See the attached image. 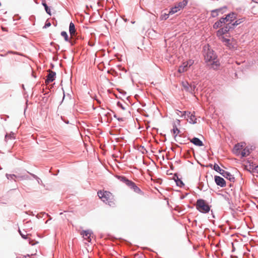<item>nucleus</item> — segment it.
I'll list each match as a JSON object with an SVG mask.
<instances>
[{
	"label": "nucleus",
	"instance_id": "5",
	"mask_svg": "<svg viewBox=\"0 0 258 258\" xmlns=\"http://www.w3.org/2000/svg\"><path fill=\"white\" fill-rule=\"evenodd\" d=\"M81 235L88 242H91L92 238H93V234L90 230H83L81 232Z\"/></svg>",
	"mask_w": 258,
	"mask_h": 258
},
{
	"label": "nucleus",
	"instance_id": "38",
	"mask_svg": "<svg viewBox=\"0 0 258 258\" xmlns=\"http://www.w3.org/2000/svg\"><path fill=\"white\" fill-rule=\"evenodd\" d=\"M2 29H3L4 31H5V30H5V29L4 28H3V27H2Z\"/></svg>",
	"mask_w": 258,
	"mask_h": 258
},
{
	"label": "nucleus",
	"instance_id": "20",
	"mask_svg": "<svg viewBox=\"0 0 258 258\" xmlns=\"http://www.w3.org/2000/svg\"><path fill=\"white\" fill-rule=\"evenodd\" d=\"M222 11L221 9H216L211 11V16L216 17L218 15V13Z\"/></svg>",
	"mask_w": 258,
	"mask_h": 258
},
{
	"label": "nucleus",
	"instance_id": "13",
	"mask_svg": "<svg viewBox=\"0 0 258 258\" xmlns=\"http://www.w3.org/2000/svg\"><path fill=\"white\" fill-rule=\"evenodd\" d=\"M61 35L64 38L65 41L69 42L72 45L75 44V41L73 40V39H71V37L70 38H69L68 35L66 31H62Z\"/></svg>",
	"mask_w": 258,
	"mask_h": 258
},
{
	"label": "nucleus",
	"instance_id": "37",
	"mask_svg": "<svg viewBox=\"0 0 258 258\" xmlns=\"http://www.w3.org/2000/svg\"><path fill=\"white\" fill-rule=\"evenodd\" d=\"M50 25H51V24L50 22L46 23V24H45L44 27L47 28V27H49Z\"/></svg>",
	"mask_w": 258,
	"mask_h": 258
},
{
	"label": "nucleus",
	"instance_id": "9",
	"mask_svg": "<svg viewBox=\"0 0 258 258\" xmlns=\"http://www.w3.org/2000/svg\"><path fill=\"white\" fill-rule=\"evenodd\" d=\"M48 72V74L46 76V79L45 80V83L46 84H48L49 83L53 81L55 78L56 76L55 73L50 70H49Z\"/></svg>",
	"mask_w": 258,
	"mask_h": 258
},
{
	"label": "nucleus",
	"instance_id": "22",
	"mask_svg": "<svg viewBox=\"0 0 258 258\" xmlns=\"http://www.w3.org/2000/svg\"><path fill=\"white\" fill-rule=\"evenodd\" d=\"M179 11V9H178L176 5L174 7H173L169 12V14L173 15L177 12Z\"/></svg>",
	"mask_w": 258,
	"mask_h": 258
},
{
	"label": "nucleus",
	"instance_id": "17",
	"mask_svg": "<svg viewBox=\"0 0 258 258\" xmlns=\"http://www.w3.org/2000/svg\"><path fill=\"white\" fill-rule=\"evenodd\" d=\"M187 4V1L186 0H183L182 2L178 3L175 5L177 7L179 11L183 9Z\"/></svg>",
	"mask_w": 258,
	"mask_h": 258
},
{
	"label": "nucleus",
	"instance_id": "19",
	"mask_svg": "<svg viewBox=\"0 0 258 258\" xmlns=\"http://www.w3.org/2000/svg\"><path fill=\"white\" fill-rule=\"evenodd\" d=\"M174 138L175 139L177 135L179 133L180 131L178 129V128L176 126V125L173 126V128L171 131Z\"/></svg>",
	"mask_w": 258,
	"mask_h": 258
},
{
	"label": "nucleus",
	"instance_id": "30",
	"mask_svg": "<svg viewBox=\"0 0 258 258\" xmlns=\"http://www.w3.org/2000/svg\"><path fill=\"white\" fill-rule=\"evenodd\" d=\"M186 63V65L187 66L188 68H189L191 66H192L194 63V61L192 59H189L187 61L184 62Z\"/></svg>",
	"mask_w": 258,
	"mask_h": 258
},
{
	"label": "nucleus",
	"instance_id": "21",
	"mask_svg": "<svg viewBox=\"0 0 258 258\" xmlns=\"http://www.w3.org/2000/svg\"><path fill=\"white\" fill-rule=\"evenodd\" d=\"M244 21H245L244 18L239 19L237 20L236 21H235V22L234 23H233L232 24V25H233L234 26H237V25L243 23Z\"/></svg>",
	"mask_w": 258,
	"mask_h": 258
},
{
	"label": "nucleus",
	"instance_id": "25",
	"mask_svg": "<svg viewBox=\"0 0 258 258\" xmlns=\"http://www.w3.org/2000/svg\"><path fill=\"white\" fill-rule=\"evenodd\" d=\"M131 188L133 189L134 190V191H135L137 193L142 192L141 189L136 185L135 183L134 185V186H132Z\"/></svg>",
	"mask_w": 258,
	"mask_h": 258
},
{
	"label": "nucleus",
	"instance_id": "27",
	"mask_svg": "<svg viewBox=\"0 0 258 258\" xmlns=\"http://www.w3.org/2000/svg\"><path fill=\"white\" fill-rule=\"evenodd\" d=\"M42 5L44 7L45 10L46 12H47V13L50 15V10L49 9V8L48 7L46 4L45 3L43 2Z\"/></svg>",
	"mask_w": 258,
	"mask_h": 258
},
{
	"label": "nucleus",
	"instance_id": "10",
	"mask_svg": "<svg viewBox=\"0 0 258 258\" xmlns=\"http://www.w3.org/2000/svg\"><path fill=\"white\" fill-rule=\"evenodd\" d=\"M215 181L218 185L221 187H225L226 186V182L225 180L220 176H215Z\"/></svg>",
	"mask_w": 258,
	"mask_h": 258
},
{
	"label": "nucleus",
	"instance_id": "35",
	"mask_svg": "<svg viewBox=\"0 0 258 258\" xmlns=\"http://www.w3.org/2000/svg\"><path fill=\"white\" fill-rule=\"evenodd\" d=\"M19 231L20 235L23 238L26 239L27 238V235H25V234H23L20 230H19Z\"/></svg>",
	"mask_w": 258,
	"mask_h": 258
},
{
	"label": "nucleus",
	"instance_id": "26",
	"mask_svg": "<svg viewBox=\"0 0 258 258\" xmlns=\"http://www.w3.org/2000/svg\"><path fill=\"white\" fill-rule=\"evenodd\" d=\"M15 139V137L14 135H7L5 136L6 141L7 142L9 140H14Z\"/></svg>",
	"mask_w": 258,
	"mask_h": 258
},
{
	"label": "nucleus",
	"instance_id": "29",
	"mask_svg": "<svg viewBox=\"0 0 258 258\" xmlns=\"http://www.w3.org/2000/svg\"><path fill=\"white\" fill-rule=\"evenodd\" d=\"M125 184L131 188L132 186H134L135 183L128 179L127 181H126Z\"/></svg>",
	"mask_w": 258,
	"mask_h": 258
},
{
	"label": "nucleus",
	"instance_id": "32",
	"mask_svg": "<svg viewBox=\"0 0 258 258\" xmlns=\"http://www.w3.org/2000/svg\"><path fill=\"white\" fill-rule=\"evenodd\" d=\"M175 181H176V184L179 186L181 187L184 185L183 182L180 179H178L177 180H175Z\"/></svg>",
	"mask_w": 258,
	"mask_h": 258
},
{
	"label": "nucleus",
	"instance_id": "31",
	"mask_svg": "<svg viewBox=\"0 0 258 258\" xmlns=\"http://www.w3.org/2000/svg\"><path fill=\"white\" fill-rule=\"evenodd\" d=\"M222 26V25L218 21L215 23L213 25V28L214 29H217Z\"/></svg>",
	"mask_w": 258,
	"mask_h": 258
},
{
	"label": "nucleus",
	"instance_id": "34",
	"mask_svg": "<svg viewBox=\"0 0 258 258\" xmlns=\"http://www.w3.org/2000/svg\"><path fill=\"white\" fill-rule=\"evenodd\" d=\"M220 22V23L222 25L223 23H225L226 22V18H222L220 19V20L218 21Z\"/></svg>",
	"mask_w": 258,
	"mask_h": 258
},
{
	"label": "nucleus",
	"instance_id": "12",
	"mask_svg": "<svg viewBox=\"0 0 258 258\" xmlns=\"http://www.w3.org/2000/svg\"><path fill=\"white\" fill-rule=\"evenodd\" d=\"M221 174L224 177L228 179L231 181H234L235 178L234 177L231 175L230 173L226 171L225 170H222V172H221Z\"/></svg>",
	"mask_w": 258,
	"mask_h": 258
},
{
	"label": "nucleus",
	"instance_id": "24",
	"mask_svg": "<svg viewBox=\"0 0 258 258\" xmlns=\"http://www.w3.org/2000/svg\"><path fill=\"white\" fill-rule=\"evenodd\" d=\"M213 168L215 171L219 172L220 174H221V172H222V170H223V169H221V168L217 164H215V165H214Z\"/></svg>",
	"mask_w": 258,
	"mask_h": 258
},
{
	"label": "nucleus",
	"instance_id": "7",
	"mask_svg": "<svg viewBox=\"0 0 258 258\" xmlns=\"http://www.w3.org/2000/svg\"><path fill=\"white\" fill-rule=\"evenodd\" d=\"M244 143H240L236 144L233 149V152L237 156H239L240 154L241 150L245 147Z\"/></svg>",
	"mask_w": 258,
	"mask_h": 258
},
{
	"label": "nucleus",
	"instance_id": "18",
	"mask_svg": "<svg viewBox=\"0 0 258 258\" xmlns=\"http://www.w3.org/2000/svg\"><path fill=\"white\" fill-rule=\"evenodd\" d=\"M249 153L250 152L249 150L244 147L242 149V151H241L240 155H241L242 157H244L248 156Z\"/></svg>",
	"mask_w": 258,
	"mask_h": 258
},
{
	"label": "nucleus",
	"instance_id": "23",
	"mask_svg": "<svg viewBox=\"0 0 258 258\" xmlns=\"http://www.w3.org/2000/svg\"><path fill=\"white\" fill-rule=\"evenodd\" d=\"M117 105L121 108V109L123 111L127 110L128 108L129 107L128 105H126L125 106H123L122 104H120L119 102H118L117 104Z\"/></svg>",
	"mask_w": 258,
	"mask_h": 258
},
{
	"label": "nucleus",
	"instance_id": "33",
	"mask_svg": "<svg viewBox=\"0 0 258 258\" xmlns=\"http://www.w3.org/2000/svg\"><path fill=\"white\" fill-rule=\"evenodd\" d=\"M118 179H119L120 181H121L123 182H124V183H126V181H127V180H128L127 179H126V178L125 177H124V176H119V177H118Z\"/></svg>",
	"mask_w": 258,
	"mask_h": 258
},
{
	"label": "nucleus",
	"instance_id": "6",
	"mask_svg": "<svg viewBox=\"0 0 258 258\" xmlns=\"http://www.w3.org/2000/svg\"><path fill=\"white\" fill-rule=\"evenodd\" d=\"M182 89L184 90L186 92L192 93L195 90L196 86L195 85L189 84L187 82H182Z\"/></svg>",
	"mask_w": 258,
	"mask_h": 258
},
{
	"label": "nucleus",
	"instance_id": "16",
	"mask_svg": "<svg viewBox=\"0 0 258 258\" xmlns=\"http://www.w3.org/2000/svg\"><path fill=\"white\" fill-rule=\"evenodd\" d=\"M188 68H189L187 67V65H186V63L184 62L182 63V65L179 66L178 70V72L179 73H182L183 72L187 71Z\"/></svg>",
	"mask_w": 258,
	"mask_h": 258
},
{
	"label": "nucleus",
	"instance_id": "36",
	"mask_svg": "<svg viewBox=\"0 0 258 258\" xmlns=\"http://www.w3.org/2000/svg\"><path fill=\"white\" fill-rule=\"evenodd\" d=\"M142 256L140 255L139 254H136L134 255V258H142Z\"/></svg>",
	"mask_w": 258,
	"mask_h": 258
},
{
	"label": "nucleus",
	"instance_id": "8",
	"mask_svg": "<svg viewBox=\"0 0 258 258\" xmlns=\"http://www.w3.org/2000/svg\"><path fill=\"white\" fill-rule=\"evenodd\" d=\"M184 116V117H186V116H187V120L189 121V122L191 123H195L197 122V118L194 114L192 113H191L189 112H184L183 114H182V116Z\"/></svg>",
	"mask_w": 258,
	"mask_h": 258
},
{
	"label": "nucleus",
	"instance_id": "11",
	"mask_svg": "<svg viewBox=\"0 0 258 258\" xmlns=\"http://www.w3.org/2000/svg\"><path fill=\"white\" fill-rule=\"evenodd\" d=\"M76 30L75 28V25L73 23L71 22L69 26V32L71 36V39H74V37L76 36L77 33H76Z\"/></svg>",
	"mask_w": 258,
	"mask_h": 258
},
{
	"label": "nucleus",
	"instance_id": "14",
	"mask_svg": "<svg viewBox=\"0 0 258 258\" xmlns=\"http://www.w3.org/2000/svg\"><path fill=\"white\" fill-rule=\"evenodd\" d=\"M190 142L197 146L201 147V146H204V144H203L202 141H201L198 138H194L191 139H190Z\"/></svg>",
	"mask_w": 258,
	"mask_h": 258
},
{
	"label": "nucleus",
	"instance_id": "15",
	"mask_svg": "<svg viewBox=\"0 0 258 258\" xmlns=\"http://www.w3.org/2000/svg\"><path fill=\"white\" fill-rule=\"evenodd\" d=\"M226 18V22H229V24L232 21L236 19V17L235 14L232 13L226 16L225 17Z\"/></svg>",
	"mask_w": 258,
	"mask_h": 258
},
{
	"label": "nucleus",
	"instance_id": "2",
	"mask_svg": "<svg viewBox=\"0 0 258 258\" xmlns=\"http://www.w3.org/2000/svg\"><path fill=\"white\" fill-rule=\"evenodd\" d=\"M97 194L99 198L104 203L109 205L110 206H114L115 205L114 197L111 192L107 191L100 190Z\"/></svg>",
	"mask_w": 258,
	"mask_h": 258
},
{
	"label": "nucleus",
	"instance_id": "4",
	"mask_svg": "<svg viewBox=\"0 0 258 258\" xmlns=\"http://www.w3.org/2000/svg\"><path fill=\"white\" fill-rule=\"evenodd\" d=\"M197 209L201 213H207L209 212L210 207L204 200H198L196 204Z\"/></svg>",
	"mask_w": 258,
	"mask_h": 258
},
{
	"label": "nucleus",
	"instance_id": "3",
	"mask_svg": "<svg viewBox=\"0 0 258 258\" xmlns=\"http://www.w3.org/2000/svg\"><path fill=\"white\" fill-rule=\"evenodd\" d=\"M230 26H226L220 29L217 32V36L223 42L225 43V44L230 47V40L225 37L224 35L226 34L230 30Z\"/></svg>",
	"mask_w": 258,
	"mask_h": 258
},
{
	"label": "nucleus",
	"instance_id": "1",
	"mask_svg": "<svg viewBox=\"0 0 258 258\" xmlns=\"http://www.w3.org/2000/svg\"><path fill=\"white\" fill-rule=\"evenodd\" d=\"M205 60L207 64L214 70L218 69L220 66V62L216 54L209 48L208 49L207 52L205 55Z\"/></svg>",
	"mask_w": 258,
	"mask_h": 258
},
{
	"label": "nucleus",
	"instance_id": "28",
	"mask_svg": "<svg viewBox=\"0 0 258 258\" xmlns=\"http://www.w3.org/2000/svg\"><path fill=\"white\" fill-rule=\"evenodd\" d=\"M170 14H162L161 17H160V19L161 20H166L168 18V16Z\"/></svg>",
	"mask_w": 258,
	"mask_h": 258
}]
</instances>
